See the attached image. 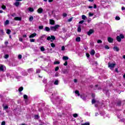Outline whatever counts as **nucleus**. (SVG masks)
I'll return each instance as SVG.
<instances>
[{"instance_id":"nucleus-38","label":"nucleus","mask_w":125,"mask_h":125,"mask_svg":"<svg viewBox=\"0 0 125 125\" xmlns=\"http://www.w3.org/2000/svg\"><path fill=\"white\" fill-rule=\"evenodd\" d=\"M97 43H102V41L99 40L97 41Z\"/></svg>"},{"instance_id":"nucleus-3","label":"nucleus","mask_w":125,"mask_h":125,"mask_svg":"<svg viewBox=\"0 0 125 125\" xmlns=\"http://www.w3.org/2000/svg\"><path fill=\"white\" fill-rule=\"evenodd\" d=\"M115 66H116V64L113 63H108V67L110 68L111 70H113L114 68H115Z\"/></svg>"},{"instance_id":"nucleus-15","label":"nucleus","mask_w":125,"mask_h":125,"mask_svg":"<svg viewBox=\"0 0 125 125\" xmlns=\"http://www.w3.org/2000/svg\"><path fill=\"white\" fill-rule=\"evenodd\" d=\"M55 21L53 20H50V24L51 25H54Z\"/></svg>"},{"instance_id":"nucleus-47","label":"nucleus","mask_w":125,"mask_h":125,"mask_svg":"<svg viewBox=\"0 0 125 125\" xmlns=\"http://www.w3.org/2000/svg\"><path fill=\"white\" fill-rule=\"evenodd\" d=\"M1 8H2V9H5V8H6V7L5 5H2L1 6Z\"/></svg>"},{"instance_id":"nucleus-42","label":"nucleus","mask_w":125,"mask_h":125,"mask_svg":"<svg viewBox=\"0 0 125 125\" xmlns=\"http://www.w3.org/2000/svg\"><path fill=\"white\" fill-rule=\"evenodd\" d=\"M34 118H35V119H39V115H35Z\"/></svg>"},{"instance_id":"nucleus-56","label":"nucleus","mask_w":125,"mask_h":125,"mask_svg":"<svg viewBox=\"0 0 125 125\" xmlns=\"http://www.w3.org/2000/svg\"><path fill=\"white\" fill-rule=\"evenodd\" d=\"M16 14H15V13H13V14H12V15H11V16H12L13 17H15L16 16Z\"/></svg>"},{"instance_id":"nucleus-34","label":"nucleus","mask_w":125,"mask_h":125,"mask_svg":"<svg viewBox=\"0 0 125 125\" xmlns=\"http://www.w3.org/2000/svg\"><path fill=\"white\" fill-rule=\"evenodd\" d=\"M54 84H55V85H57V84H58V80H56L55 81V82H54Z\"/></svg>"},{"instance_id":"nucleus-27","label":"nucleus","mask_w":125,"mask_h":125,"mask_svg":"<svg viewBox=\"0 0 125 125\" xmlns=\"http://www.w3.org/2000/svg\"><path fill=\"white\" fill-rule=\"evenodd\" d=\"M76 94H77L78 96H80V92L78 90L75 91Z\"/></svg>"},{"instance_id":"nucleus-16","label":"nucleus","mask_w":125,"mask_h":125,"mask_svg":"<svg viewBox=\"0 0 125 125\" xmlns=\"http://www.w3.org/2000/svg\"><path fill=\"white\" fill-rule=\"evenodd\" d=\"M68 59H69V58L67 56H63L62 57V60H63L66 61V60H68Z\"/></svg>"},{"instance_id":"nucleus-51","label":"nucleus","mask_w":125,"mask_h":125,"mask_svg":"<svg viewBox=\"0 0 125 125\" xmlns=\"http://www.w3.org/2000/svg\"><path fill=\"white\" fill-rule=\"evenodd\" d=\"M1 125H5V121H3L2 122Z\"/></svg>"},{"instance_id":"nucleus-49","label":"nucleus","mask_w":125,"mask_h":125,"mask_svg":"<svg viewBox=\"0 0 125 125\" xmlns=\"http://www.w3.org/2000/svg\"><path fill=\"white\" fill-rule=\"evenodd\" d=\"M121 104H122V103H121V102H119L117 103L118 106H121Z\"/></svg>"},{"instance_id":"nucleus-32","label":"nucleus","mask_w":125,"mask_h":125,"mask_svg":"<svg viewBox=\"0 0 125 125\" xmlns=\"http://www.w3.org/2000/svg\"><path fill=\"white\" fill-rule=\"evenodd\" d=\"M58 70H59V67H58V66L56 67V68H55V71L56 72H57V71H58Z\"/></svg>"},{"instance_id":"nucleus-60","label":"nucleus","mask_w":125,"mask_h":125,"mask_svg":"<svg viewBox=\"0 0 125 125\" xmlns=\"http://www.w3.org/2000/svg\"><path fill=\"white\" fill-rule=\"evenodd\" d=\"M86 57L88 58V57H89L90 55L89 54H86Z\"/></svg>"},{"instance_id":"nucleus-10","label":"nucleus","mask_w":125,"mask_h":125,"mask_svg":"<svg viewBox=\"0 0 125 125\" xmlns=\"http://www.w3.org/2000/svg\"><path fill=\"white\" fill-rule=\"evenodd\" d=\"M107 41L108 42H113V41H114V40L113 39V38H111V37H108L107 38Z\"/></svg>"},{"instance_id":"nucleus-62","label":"nucleus","mask_w":125,"mask_h":125,"mask_svg":"<svg viewBox=\"0 0 125 125\" xmlns=\"http://www.w3.org/2000/svg\"><path fill=\"white\" fill-rule=\"evenodd\" d=\"M74 83H77V82H78V81L77 80V79H74Z\"/></svg>"},{"instance_id":"nucleus-21","label":"nucleus","mask_w":125,"mask_h":125,"mask_svg":"<svg viewBox=\"0 0 125 125\" xmlns=\"http://www.w3.org/2000/svg\"><path fill=\"white\" fill-rule=\"evenodd\" d=\"M54 65H57V64L58 65L60 64V62H58V61L54 62Z\"/></svg>"},{"instance_id":"nucleus-24","label":"nucleus","mask_w":125,"mask_h":125,"mask_svg":"<svg viewBox=\"0 0 125 125\" xmlns=\"http://www.w3.org/2000/svg\"><path fill=\"white\" fill-rule=\"evenodd\" d=\"M6 33L8 35H9V34H10L11 33V30H10L9 29H7Z\"/></svg>"},{"instance_id":"nucleus-46","label":"nucleus","mask_w":125,"mask_h":125,"mask_svg":"<svg viewBox=\"0 0 125 125\" xmlns=\"http://www.w3.org/2000/svg\"><path fill=\"white\" fill-rule=\"evenodd\" d=\"M3 108L5 110H6V109H8V106L7 105H5L3 107Z\"/></svg>"},{"instance_id":"nucleus-19","label":"nucleus","mask_w":125,"mask_h":125,"mask_svg":"<svg viewBox=\"0 0 125 125\" xmlns=\"http://www.w3.org/2000/svg\"><path fill=\"white\" fill-rule=\"evenodd\" d=\"M45 30L46 31V32H49V31H50V28H49L48 27H45Z\"/></svg>"},{"instance_id":"nucleus-57","label":"nucleus","mask_w":125,"mask_h":125,"mask_svg":"<svg viewBox=\"0 0 125 125\" xmlns=\"http://www.w3.org/2000/svg\"><path fill=\"white\" fill-rule=\"evenodd\" d=\"M85 125H89L90 124H89V122H86L85 123H84Z\"/></svg>"},{"instance_id":"nucleus-2","label":"nucleus","mask_w":125,"mask_h":125,"mask_svg":"<svg viewBox=\"0 0 125 125\" xmlns=\"http://www.w3.org/2000/svg\"><path fill=\"white\" fill-rule=\"evenodd\" d=\"M124 38H125V36H124V35L120 34L119 35V36L117 37L116 40L120 42H122V39H124Z\"/></svg>"},{"instance_id":"nucleus-58","label":"nucleus","mask_w":125,"mask_h":125,"mask_svg":"<svg viewBox=\"0 0 125 125\" xmlns=\"http://www.w3.org/2000/svg\"><path fill=\"white\" fill-rule=\"evenodd\" d=\"M0 32H1L2 35H3V34H4L3 30H0Z\"/></svg>"},{"instance_id":"nucleus-37","label":"nucleus","mask_w":125,"mask_h":125,"mask_svg":"<svg viewBox=\"0 0 125 125\" xmlns=\"http://www.w3.org/2000/svg\"><path fill=\"white\" fill-rule=\"evenodd\" d=\"M23 98L24 99H27V98H28V96H27L26 95H24Z\"/></svg>"},{"instance_id":"nucleus-39","label":"nucleus","mask_w":125,"mask_h":125,"mask_svg":"<svg viewBox=\"0 0 125 125\" xmlns=\"http://www.w3.org/2000/svg\"><path fill=\"white\" fill-rule=\"evenodd\" d=\"M64 66H67L68 65V62L65 61V63H63Z\"/></svg>"},{"instance_id":"nucleus-35","label":"nucleus","mask_w":125,"mask_h":125,"mask_svg":"<svg viewBox=\"0 0 125 125\" xmlns=\"http://www.w3.org/2000/svg\"><path fill=\"white\" fill-rule=\"evenodd\" d=\"M93 15H94L93 13H89V16L90 17H91L93 16Z\"/></svg>"},{"instance_id":"nucleus-59","label":"nucleus","mask_w":125,"mask_h":125,"mask_svg":"<svg viewBox=\"0 0 125 125\" xmlns=\"http://www.w3.org/2000/svg\"><path fill=\"white\" fill-rule=\"evenodd\" d=\"M122 10L124 11L125 10V7H122L121 8Z\"/></svg>"},{"instance_id":"nucleus-45","label":"nucleus","mask_w":125,"mask_h":125,"mask_svg":"<svg viewBox=\"0 0 125 125\" xmlns=\"http://www.w3.org/2000/svg\"><path fill=\"white\" fill-rule=\"evenodd\" d=\"M8 57H9L8 55H5L4 58H5V59H7V58H8Z\"/></svg>"},{"instance_id":"nucleus-54","label":"nucleus","mask_w":125,"mask_h":125,"mask_svg":"<svg viewBox=\"0 0 125 125\" xmlns=\"http://www.w3.org/2000/svg\"><path fill=\"white\" fill-rule=\"evenodd\" d=\"M105 48H106V49H109V46H108V45H106L105 46Z\"/></svg>"},{"instance_id":"nucleus-36","label":"nucleus","mask_w":125,"mask_h":125,"mask_svg":"<svg viewBox=\"0 0 125 125\" xmlns=\"http://www.w3.org/2000/svg\"><path fill=\"white\" fill-rule=\"evenodd\" d=\"M51 46L52 47H55V44L53 43H51Z\"/></svg>"},{"instance_id":"nucleus-8","label":"nucleus","mask_w":125,"mask_h":125,"mask_svg":"<svg viewBox=\"0 0 125 125\" xmlns=\"http://www.w3.org/2000/svg\"><path fill=\"white\" fill-rule=\"evenodd\" d=\"M43 12V9L42 8H39L37 10V12H38L40 14L42 13Z\"/></svg>"},{"instance_id":"nucleus-20","label":"nucleus","mask_w":125,"mask_h":125,"mask_svg":"<svg viewBox=\"0 0 125 125\" xmlns=\"http://www.w3.org/2000/svg\"><path fill=\"white\" fill-rule=\"evenodd\" d=\"M33 20H34V17L33 16H31L29 18V21L30 22H32V21H33Z\"/></svg>"},{"instance_id":"nucleus-18","label":"nucleus","mask_w":125,"mask_h":125,"mask_svg":"<svg viewBox=\"0 0 125 125\" xmlns=\"http://www.w3.org/2000/svg\"><path fill=\"white\" fill-rule=\"evenodd\" d=\"M28 10L29 11H30V12H33L34 11V8H32V7H29L28 8Z\"/></svg>"},{"instance_id":"nucleus-63","label":"nucleus","mask_w":125,"mask_h":125,"mask_svg":"<svg viewBox=\"0 0 125 125\" xmlns=\"http://www.w3.org/2000/svg\"><path fill=\"white\" fill-rule=\"evenodd\" d=\"M115 71H116L117 73H118V72H119L118 70V68H116V69H115Z\"/></svg>"},{"instance_id":"nucleus-14","label":"nucleus","mask_w":125,"mask_h":125,"mask_svg":"<svg viewBox=\"0 0 125 125\" xmlns=\"http://www.w3.org/2000/svg\"><path fill=\"white\" fill-rule=\"evenodd\" d=\"M113 49L114 51H119L120 50V48L117 46H115L113 47Z\"/></svg>"},{"instance_id":"nucleus-33","label":"nucleus","mask_w":125,"mask_h":125,"mask_svg":"<svg viewBox=\"0 0 125 125\" xmlns=\"http://www.w3.org/2000/svg\"><path fill=\"white\" fill-rule=\"evenodd\" d=\"M121 19V18H120V17H115V20H120Z\"/></svg>"},{"instance_id":"nucleus-1","label":"nucleus","mask_w":125,"mask_h":125,"mask_svg":"<svg viewBox=\"0 0 125 125\" xmlns=\"http://www.w3.org/2000/svg\"><path fill=\"white\" fill-rule=\"evenodd\" d=\"M59 27H60V25H58V24H56L55 26H50V30H51V31H53L54 32H55V31H56V30L57 29H58V28H59Z\"/></svg>"},{"instance_id":"nucleus-4","label":"nucleus","mask_w":125,"mask_h":125,"mask_svg":"<svg viewBox=\"0 0 125 125\" xmlns=\"http://www.w3.org/2000/svg\"><path fill=\"white\" fill-rule=\"evenodd\" d=\"M5 66L4 65H0V71L1 72H4L5 71Z\"/></svg>"},{"instance_id":"nucleus-31","label":"nucleus","mask_w":125,"mask_h":125,"mask_svg":"<svg viewBox=\"0 0 125 125\" xmlns=\"http://www.w3.org/2000/svg\"><path fill=\"white\" fill-rule=\"evenodd\" d=\"M72 21H73V18H71L67 20L68 22H72Z\"/></svg>"},{"instance_id":"nucleus-55","label":"nucleus","mask_w":125,"mask_h":125,"mask_svg":"<svg viewBox=\"0 0 125 125\" xmlns=\"http://www.w3.org/2000/svg\"><path fill=\"white\" fill-rule=\"evenodd\" d=\"M4 44H5L6 45H7V44H8V42H7V41L5 42Z\"/></svg>"},{"instance_id":"nucleus-6","label":"nucleus","mask_w":125,"mask_h":125,"mask_svg":"<svg viewBox=\"0 0 125 125\" xmlns=\"http://www.w3.org/2000/svg\"><path fill=\"white\" fill-rule=\"evenodd\" d=\"M93 33H94V30H93V29H90L87 34L88 36H90V35H91V34H93Z\"/></svg>"},{"instance_id":"nucleus-12","label":"nucleus","mask_w":125,"mask_h":125,"mask_svg":"<svg viewBox=\"0 0 125 125\" xmlns=\"http://www.w3.org/2000/svg\"><path fill=\"white\" fill-rule=\"evenodd\" d=\"M90 54L93 56L95 54V51L94 50H91V52H90Z\"/></svg>"},{"instance_id":"nucleus-61","label":"nucleus","mask_w":125,"mask_h":125,"mask_svg":"<svg viewBox=\"0 0 125 125\" xmlns=\"http://www.w3.org/2000/svg\"><path fill=\"white\" fill-rule=\"evenodd\" d=\"M53 1V0H48L49 2H52Z\"/></svg>"},{"instance_id":"nucleus-17","label":"nucleus","mask_w":125,"mask_h":125,"mask_svg":"<svg viewBox=\"0 0 125 125\" xmlns=\"http://www.w3.org/2000/svg\"><path fill=\"white\" fill-rule=\"evenodd\" d=\"M76 42H81V37H77L76 38Z\"/></svg>"},{"instance_id":"nucleus-9","label":"nucleus","mask_w":125,"mask_h":125,"mask_svg":"<svg viewBox=\"0 0 125 125\" xmlns=\"http://www.w3.org/2000/svg\"><path fill=\"white\" fill-rule=\"evenodd\" d=\"M14 20H15L16 21H21V20H22V18L16 17L14 18Z\"/></svg>"},{"instance_id":"nucleus-25","label":"nucleus","mask_w":125,"mask_h":125,"mask_svg":"<svg viewBox=\"0 0 125 125\" xmlns=\"http://www.w3.org/2000/svg\"><path fill=\"white\" fill-rule=\"evenodd\" d=\"M33 68H29L28 69V73H31V72H33Z\"/></svg>"},{"instance_id":"nucleus-48","label":"nucleus","mask_w":125,"mask_h":125,"mask_svg":"<svg viewBox=\"0 0 125 125\" xmlns=\"http://www.w3.org/2000/svg\"><path fill=\"white\" fill-rule=\"evenodd\" d=\"M62 16L63 17H67V14L66 13H63V15H62Z\"/></svg>"},{"instance_id":"nucleus-26","label":"nucleus","mask_w":125,"mask_h":125,"mask_svg":"<svg viewBox=\"0 0 125 125\" xmlns=\"http://www.w3.org/2000/svg\"><path fill=\"white\" fill-rule=\"evenodd\" d=\"M29 41L30 42H35L36 41V40L31 39H30Z\"/></svg>"},{"instance_id":"nucleus-5","label":"nucleus","mask_w":125,"mask_h":125,"mask_svg":"<svg viewBox=\"0 0 125 125\" xmlns=\"http://www.w3.org/2000/svg\"><path fill=\"white\" fill-rule=\"evenodd\" d=\"M50 40L54 41V40H55V37L54 36H51V37L49 36L47 38V41H50Z\"/></svg>"},{"instance_id":"nucleus-28","label":"nucleus","mask_w":125,"mask_h":125,"mask_svg":"<svg viewBox=\"0 0 125 125\" xmlns=\"http://www.w3.org/2000/svg\"><path fill=\"white\" fill-rule=\"evenodd\" d=\"M8 24H9V21L6 20V21H5V25H7Z\"/></svg>"},{"instance_id":"nucleus-43","label":"nucleus","mask_w":125,"mask_h":125,"mask_svg":"<svg viewBox=\"0 0 125 125\" xmlns=\"http://www.w3.org/2000/svg\"><path fill=\"white\" fill-rule=\"evenodd\" d=\"M62 51H64V50H65V46H62Z\"/></svg>"},{"instance_id":"nucleus-44","label":"nucleus","mask_w":125,"mask_h":125,"mask_svg":"<svg viewBox=\"0 0 125 125\" xmlns=\"http://www.w3.org/2000/svg\"><path fill=\"white\" fill-rule=\"evenodd\" d=\"M83 22H84V21L82 20V21H79V24H83Z\"/></svg>"},{"instance_id":"nucleus-41","label":"nucleus","mask_w":125,"mask_h":125,"mask_svg":"<svg viewBox=\"0 0 125 125\" xmlns=\"http://www.w3.org/2000/svg\"><path fill=\"white\" fill-rule=\"evenodd\" d=\"M18 58H19V59H22V55H18Z\"/></svg>"},{"instance_id":"nucleus-30","label":"nucleus","mask_w":125,"mask_h":125,"mask_svg":"<svg viewBox=\"0 0 125 125\" xmlns=\"http://www.w3.org/2000/svg\"><path fill=\"white\" fill-rule=\"evenodd\" d=\"M22 90H23V87H21L19 88V91H20V92H21V91H22Z\"/></svg>"},{"instance_id":"nucleus-22","label":"nucleus","mask_w":125,"mask_h":125,"mask_svg":"<svg viewBox=\"0 0 125 125\" xmlns=\"http://www.w3.org/2000/svg\"><path fill=\"white\" fill-rule=\"evenodd\" d=\"M40 49L41 51H44V50H45V49H44V47L43 46L41 47Z\"/></svg>"},{"instance_id":"nucleus-40","label":"nucleus","mask_w":125,"mask_h":125,"mask_svg":"<svg viewBox=\"0 0 125 125\" xmlns=\"http://www.w3.org/2000/svg\"><path fill=\"white\" fill-rule=\"evenodd\" d=\"M73 117H74V118H77V117H78V114L75 113V114H73Z\"/></svg>"},{"instance_id":"nucleus-7","label":"nucleus","mask_w":125,"mask_h":125,"mask_svg":"<svg viewBox=\"0 0 125 125\" xmlns=\"http://www.w3.org/2000/svg\"><path fill=\"white\" fill-rule=\"evenodd\" d=\"M36 36H37V33H34L31 34L29 36V39H33V38H35V37H36Z\"/></svg>"},{"instance_id":"nucleus-52","label":"nucleus","mask_w":125,"mask_h":125,"mask_svg":"<svg viewBox=\"0 0 125 125\" xmlns=\"http://www.w3.org/2000/svg\"><path fill=\"white\" fill-rule=\"evenodd\" d=\"M36 73H41V70L40 69H37V71H36Z\"/></svg>"},{"instance_id":"nucleus-29","label":"nucleus","mask_w":125,"mask_h":125,"mask_svg":"<svg viewBox=\"0 0 125 125\" xmlns=\"http://www.w3.org/2000/svg\"><path fill=\"white\" fill-rule=\"evenodd\" d=\"M39 29H40V30H42V29H43V26L42 25L39 26Z\"/></svg>"},{"instance_id":"nucleus-11","label":"nucleus","mask_w":125,"mask_h":125,"mask_svg":"<svg viewBox=\"0 0 125 125\" xmlns=\"http://www.w3.org/2000/svg\"><path fill=\"white\" fill-rule=\"evenodd\" d=\"M14 5H15V6H16L17 7H18V6H19V5H20V2L19 1H16V2H15L14 3Z\"/></svg>"},{"instance_id":"nucleus-53","label":"nucleus","mask_w":125,"mask_h":125,"mask_svg":"<svg viewBox=\"0 0 125 125\" xmlns=\"http://www.w3.org/2000/svg\"><path fill=\"white\" fill-rule=\"evenodd\" d=\"M20 42H23V39L22 38H19Z\"/></svg>"},{"instance_id":"nucleus-50","label":"nucleus","mask_w":125,"mask_h":125,"mask_svg":"<svg viewBox=\"0 0 125 125\" xmlns=\"http://www.w3.org/2000/svg\"><path fill=\"white\" fill-rule=\"evenodd\" d=\"M95 103V100L93 99L92 100V104H94Z\"/></svg>"},{"instance_id":"nucleus-13","label":"nucleus","mask_w":125,"mask_h":125,"mask_svg":"<svg viewBox=\"0 0 125 125\" xmlns=\"http://www.w3.org/2000/svg\"><path fill=\"white\" fill-rule=\"evenodd\" d=\"M77 31L79 33H81L82 32V27L81 25H79L77 28Z\"/></svg>"},{"instance_id":"nucleus-23","label":"nucleus","mask_w":125,"mask_h":125,"mask_svg":"<svg viewBox=\"0 0 125 125\" xmlns=\"http://www.w3.org/2000/svg\"><path fill=\"white\" fill-rule=\"evenodd\" d=\"M82 18L83 20H85V19L86 18V16H85V15H82Z\"/></svg>"},{"instance_id":"nucleus-64","label":"nucleus","mask_w":125,"mask_h":125,"mask_svg":"<svg viewBox=\"0 0 125 125\" xmlns=\"http://www.w3.org/2000/svg\"><path fill=\"white\" fill-rule=\"evenodd\" d=\"M96 7H97V6H96V4L94 5V8H96Z\"/></svg>"}]
</instances>
